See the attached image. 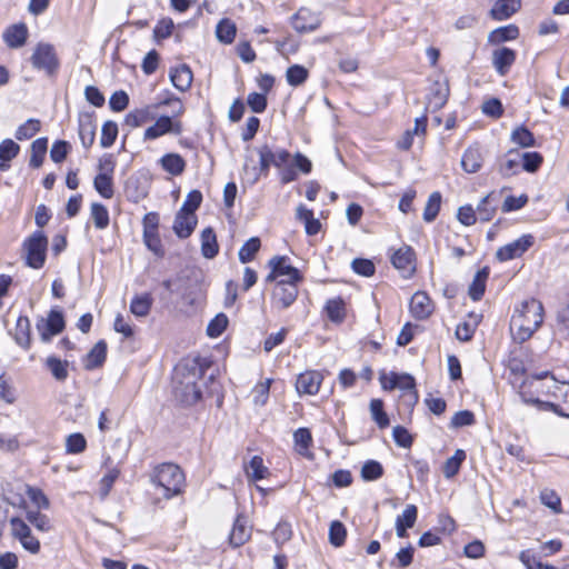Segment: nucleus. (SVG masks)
<instances>
[{"mask_svg": "<svg viewBox=\"0 0 569 569\" xmlns=\"http://www.w3.org/2000/svg\"><path fill=\"white\" fill-rule=\"evenodd\" d=\"M543 321V306L537 299H528L520 303L511 318L510 330L515 340H528Z\"/></svg>", "mask_w": 569, "mask_h": 569, "instance_id": "nucleus-2", "label": "nucleus"}, {"mask_svg": "<svg viewBox=\"0 0 569 569\" xmlns=\"http://www.w3.org/2000/svg\"><path fill=\"white\" fill-rule=\"evenodd\" d=\"M20 151V146L11 139H4L0 143V170L6 171L10 168L9 162L14 159Z\"/></svg>", "mask_w": 569, "mask_h": 569, "instance_id": "nucleus-35", "label": "nucleus"}, {"mask_svg": "<svg viewBox=\"0 0 569 569\" xmlns=\"http://www.w3.org/2000/svg\"><path fill=\"white\" fill-rule=\"evenodd\" d=\"M260 246H261V243H260L259 238H257V237L250 238L240 248V250L238 252L239 260L242 263H247V262L251 261L254 258L256 253L259 251Z\"/></svg>", "mask_w": 569, "mask_h": 569, "instance_id": "nucleus-53", "label": "nucleus"}, {"mask_svg": "<svg viewBox=\"0 0 569 569\" xmlns=\"http://www.w3.org/2000/svg\"><path fill=\"white\" fill-rule=\"evenodd\" d=\"M203 367L197 360L180 363L174 369L173 392L176 398L184 405H193L201 398L198 381L203 375Z\"/></svg>", "mask_w": 569, "mask_h": 569, "instance_id": "nucleus-1", "label": "nucleus"}, {"mask_svg": "<svg viewBox=\"0 0 569 569\" xmlns=\"http://www.w3.org/2000/svg\"><path fill=\"white\" fill-rule=\"evenodd\" d=\"M118 136V126L116 122L107 121L101 129L100 144L103 148L111 147Z\"/></svg>", "mask_w": 569, "mask_h": 569, "instance_id": "nucleus-60", "label": "nucleus"}, {"mask_svg": "<svg viewBox=\"0 0 569 569\" xmlns=\"http://www.w3.org/2000/svg\"><path fill=\"white\" fill-rule=\"evenodd\" d=\"M273 167L279 171L280 181L286 184L298 178L297 170L305 174L310 173L312 163L299 152L291 157L289 151L278 148L273 150Z\"/></svg>", "mask_w": 569, "mask_h": 569, "instance_id": "nucleus-4", "label": "nucleus"}, {"mask_svg": "<svg viewBox=\"0 0 569 569\" xmlns=\"http://www.w3.org/2000/svg\"><path fill=\"white\" fill-rule=\"evenodd\" d=\"M31 63L38 70H44L48 74H53L59 68V60L53 46L49 43H38L31 56Z\"/></svg>", "mask_w": 569, "mask_h": 569, "instance_id": "nucleus-8", "label": "nucleus"}, {"mask_svg": "<svg viewBox=\"0 0 569 569\" xmlns=\"http://www.w3.org/2000/svg\"><path fill=\"white\" fill-rule=\"evenodd\" d=\"M466 459V453L463 450L461 449H458L456 450V452L453 453V456H451L450 458H448L443 465V476L446 478H452L453 476H456L460 469V466L462 463V461Z\"/></svg>", "mask_w": 569, "mask_h": 569, "instance_id": "nucleus-49", "label": "nucleus"}, {"mask_svg": "<svg viewBox=\"0 0 569 569\" xmlns=\"http://www.w3.org/2000/svg\"><path fill=\"white\" fill-rule=\"evenodd\" d=\"M298 297L297 282L293 281H278L272 295V306L279 310L289 308Z\"/></svg>", "mask_w": 569, "mask_h": 569, "instance_id": "nucleus-10", "label": "nucleus"}, {"mask_svg": "<svg viewBox=\"0 0 569 569\" xmlns=\"http://www.w3.org/2000/svg\"><path fill=\"white\" fill-rule=\"evenodd\" d=\"M516 60L513 50L502 47L493 51L492 63L500 76H505Z\"/></svg>", "mask_w": 569, "mask_h": 569, "instance_id": "nucleus-24", "label": "nucleus"}, {"mask_svg": "<svg viewBox=\"0 0 569 569\" xmlns=\"http://www.w3.org/2000/svg\"><path fill=\"white\" fill-rule=\"evenodd\" d=\"M370 413L375 422L380 429L389 426L388 415L383 410V402L380 399H372L370 401Z\"/></svg>", "mask_w": 569, "mask_h": 569, "instance_id": "nucleus-52", "label": "nucleus"}, {"mask_svg": "<svg viewBox=\"0 0 569 569\" xmlns=\"http://www.w3.org/2000/svg\"><path fill=\"white\" fill-rule=\"evenodd\" d=\"M480 321H481V315L473 313V312L469 313L468 319L463 320L462 322H460L457 326L456 337L460 341H469L473 337L475 331H476L478 325L480 323Z\"/></svg>", "mask_w": 569, "mask_h": 569, "instance_id": "nucleus-31", "label": "nucleus"}, {"mask_svg": "<svg viewBox=\"0 0 569 569\" xmlns=\"http://www.w3.org/2000/svg\"><path fill=\"white\" fill-rule=\"evenodd\" d=\"M40 120L31 118L17 128L14 137L19 141L28 140L34 137L40 131Z\"/></svg>", "mask_w": 569, "mask_h": 569, "instance_id": "nucleus-45", "label": "nucleus"}, {"mask_svg": "<svg viewBox=\"0 0 569 569\" xmlns=\"http://www.w3.org/2000/svg\"><path fill=\"white\" fill-rule=\"evenodd\" d=\"M162 169L172 176H179L184 171L186 161L178 153H167L160 159Z\"/></svg>", "mask_w": 569, "mask_h": 569, "instance_id": "nucleus-37", "label": "nucleus"}, {"mask_svg": "<svg viewBox=\"0 0 569 569\" xmlns=\"http://www.w3.org/2000/svg\"><path fill=\"white\" fill-rule=\"evenodd\" d=\"M440 206H441V194L438 191L432 192L429 196L428 201L425 207V210H423V220L426 222H432L439 213Z\"/></svg>", "mask_w": 569, "mask_h": 569, "instance_id": "nucleus-51", "label": "nucleus"}, {"mask_svg": "<svg viewBox=\"0 0 569 569\" xmlns=\"http://www.w3.org/2000/svg\"><path fill=\"white\" fill-rule=\"evenodd\" d=\"M10 530L14 539L29 552L36 555L40 551V541L31 533L28 523L18 517L10 519Z\"/></svg>", "mask_w": 569, "mask_h": 569, "instance_id": "nucleus-9", "label": "nucleus"}, {"mask_svg": "<svg viewBox=\"0 0 569 569\" xmlns=\"http://www.w3.org/2000/svg\"><path fill=\"white\" fill-rule=\"evenodd\" d=\"M293 29L299 33L311 32L321 24L320 16L307 8H300L291 18Z\"/></svg>", "mask_w": 569, "mask_h": 569, "instance_id": "nucleus-14", "label": "nucleus"}, {"mask_svg": "<svg viewBox=\"0 0 569 569\" xmlns=\"http://www.w3.org/2000/svg\"><path fill=\"white\" fill-rule=\"evenodd\" d=\"M184 473L179 466L166 462L154 467L151 482L161 490L166 499L180 495L184 488Z\"/></svg>", "mask_w": 569, "mask_h": 569, "instance_id": "nucleus-3", "label": "nucleus"}, {"mask_svg": "<svg viewBox=\"0 0 569 569\" xmlns=\"http://www.w3.org/2000/svg\"><path fill=\"white\" fill-rule=\"evenodd\" d=\"M519 30L515 24H509L495 29L489 34V41L492 43H500L508 40H513L518 37Z\"/></svg>", "mask_w": 569, "mask_h": 569, "instance_id": "nucleus-46", "label": "nucleus"}, {"mask_svg": "<svg viewBox=\"0 0 569 569\" xmlns=\"http://www.w3.org/2000/svg\"><path fill=\"white\" fill-rule=\"evenodd\" d=\"M511 141L522 148L532 147L535 144L533 134L526 127H517L511 132Z\"/></svg>", "mask_w": 569, "mask_h": 569, "instance_id": "nucleus-56", "label": "nucleus"}, {"mask_svg": "<svg viewBox=\"0 0 569 569\" xmlns=\"http://www.w3.org/2000/svg\"><path fill=\"white\" fill-rule=\"evenodd\" d=\"M520 8V0H497L490 10L495 20L501 21L510 18Z\"/></svg>", "mask_w": 569, "mask_h": 569, "instance_id": "nucleus-29", "label": "nucleus"}, {"mask_svg": "<svg viewBox=\"0 0 569 569\" xmlns=\"http://www.w3.org/2000/svg\"><path fill=\"white\" fill-rule=\"evenodd\" d=\"M309 77V71L300 64H293L287 69L286 79L292 87L301 86Z\"/></svg>", "mask_w": 569, "mask_h": 569, "instance_id": "nucleus-50", "label": "nucleus"}, {"mask_svg": "<svg viewBox=\"0 0 569 569\" xmlns=\"http://www.w3.org/2000/svg\"><path fill=\"white\" fill-rule=\"evenodd\" d=\"M551 381L558 382L556 380V378L552 375H550L548 371H541L540 373L532 375V376L528 377L523 381L522 388L528 386L529 388L535 389V391L538 395H545V393H549L550 388H552V386H550ZM555 390H556V388L553 387V391Z\"/></svg>", "mask_w": 569, "mask_h": 569, "instance_id": "nucleus-20", "label": "nucleus"}, {"mask_svg": "<svg viewBox=\"0 0 569 569\" xmlns=\"http://www.w3.org/2000/svg\"><path fill=\"white\" fill-rule=\"evenodd\" d=\"M489 277V269L487 267L479 270L469 286V296L473 301L482 298L486 290V281Z\"/></svg>", "mask_w": 569, "mask_h": 569, "instance_id": "nucleus-38", "label": "nucleus"}, {"mask_svg": "<svg viewBox=\"0 0 569 569\" xmlns=\"http://www.w3.org/2000/svg\"><path fill=\"white\" fill-rule=\"evenodd\" d=\"M498 196L495 192H489L485 196L477 206V218L481 222L490 221L497 211Z\"/></svg>", "mask_w": 569, "mask_h": 569, "instance_id": "nucleus-26", "label": "nucleus"}, {"mask_svg": "<svg viewBox=\"0 0 569 569\" xmlns=\"http://www.w3.org/2000/svg\"><path fill=\"white\" fill-rule=\"evenodd\" d=\"M448 96L449 88L447 84L435 83L428 96V107L433 110H439L446 104Z\"/></svg>", "mask_w": 569, "mask_h": 569, "instance_id": "nucleus-39", "label": "nucleus"}, {"mask_svg": "<svg viewBox=\"0 0 569 569\" xmlns=\"http://www.w3.org/2000/svg\"><path fill=\"white\" fill-rule=\"evenodd\" d=\"M533 243L535 237L532 234H523L515 241L500 247L496 252V257L499 261L520 258Z\"/></svg>", "mask_w": 569, "mask_h": 569, "instance_id": "nucleus-12", "label": "nucleus"}, {"mask_svg": "<svg viewBox=\"0 0 569 569\" xmlns=\"http://www.w3.org/2000/svg\"><path fill=\"white\" fill-rule=\"evenodd\" d=\"M271 381H272L271 379H266L254 386V388L252 390L254 405L263 406L267 403Z\"/></svg>", "mask_w": 569, "mask_h": 569, "instance_id": "nucleus-62", "label": "nucleus"}, {"mask_svg": "<svg viewBox=\"0 0 569 569\" xmlns=\"http://www.w3.org/2000/svg\"><path fill=\"white\" fill-rule=\"evenodd\" d=\"M197 226L196 214H189L182 211H178L173 221V231L181 238L186 239L190 237Z\"/></svg>", "mask_w": 569, "mask_h": 569, "instance_id": "nucleus-22", "label": "nucleus"}, {"mask_svg": "<svg viewBox=\"0 0 569 569\" xmlns=\"http://www.w3.org/2000/svg\"><path fill=\"white\" fill-rule=\"evenodd\" d=\"M392 266L402 272L405 277H409L415 271V252L409 246H402L391 256Z\"/></svg>", "mask_w": 569, "mask_h": 569, "instance_id": "nucleus-16", "label": "nucleus"}, {"mask_svg": "<svg viewBox=\"0 0 569 569\" xmlns=\"http://www.w3.org/2000/svg\"><path fill=\"white\" fill-rule=\"evenodd\" d=\"M44 365L57 381L62 382L67 380L69 376V362L67 360H61L56 356H49L44 360Z\"/></svg>", "mask_w": 569, "mask_h": 569, "instance_id": "nucleus-34", "label": "nucleus"}, {"mask_svg": "<svg viewBox=\"0 0 569 569\" xmlns=\"http://www.w3.org/2000/svg\"><path fill=\"white\" fill-rule=\"evenodd\" d=\"M347 536L346 527L342 522L332 521L329 528V541L335 547H341L345 543Z\"/></svg>", "mask_w": 569, "mask_h": 569, "instance_id": "nucleus-59", "label": "nucleus"}, {"mask_svg": "<svg viewBox=\"0 0 569 569\" xmlns=\"http://www.w3.org/2000/svg\"><path fill=\"white\" fill-rule=\"evenodd\" d=\"M237 33L236 24L229 19L219 21L216 28V34L220 42L230 44L233 42Z\"/></svg>", "mask_w": 569, "mask_h": 569, "instance_id": "nucleus-41", "label": "nucleus"}, {"mask_svg": "<svg viewBox=\"0 0 569 569\" xmlns=\"http://www.w3.org/2000/svg\"><path fill=\"white\" fill-rule=\"evenodd\" d=\"M48 238L42 231H34L22 243L26 264L33 269L43 267L47 257Z\"/></svg>", "mask_w": 569, "mask_h": 569, "instance_id": "nucleus-5", "label": "nucleus"}, {"mask_svg": "<svg viewBox=\"0 0 569 569\" xmlns=\"http://www.w3.org/2000/svg\"><path fill=\"white\" fill-rule=\"evenodd\" d=\"M482 151L477 143L469 146L461 157V167L467 173L478 172L482 167Z\"/></svg>", "mask_w": 569, "mask_h": 569, "instance_id": "nucleus-19", "label": "nucleus"}, {"mask_svg": "<svg viewBox=\"0 0 569 569\" xmlns=\"http://www.w3.org/2000/svg\"><path fill=\"white\" fill-rule=\"evenodd\" d=\"M79 138L83 148H90L96 138V124L91 117L84 116L79 120Z\"/></svg>", "mask_w": 569, "mask_h": 569, "instance_id": "nucleus-36", "label": "nucleus"}, {"mask_svg": "<svg viewBox=\"0 0 569 569\" xmlns=\"http://www.w3.org/2000/svg\"><path fill=\"white\" fill-rule=\"evenodd\" d=\"M540 501L542 505L551 509L555 513H560L561 509V499L560 497L551 489H543L540 492Z\"/></svg>", "mask_w": 569, "mask_h": 569, "instance_id": "nucleus-61", "label": "nucleus"}, {"mask_svg": "<svg viewBox=\"0 0 569 569\" xmlns=\"http://www.w3.org/2000/svg\"><path fill=\"white\" fill-rule=\"evenodd\" d=\"M181 132L182 124L179 120H173L169 116H161L144 130L143 140H156L169 133L180 134Z\"/></svg>", "mask_w": 569, "mask_h": 569, "instance_id": "nucleus-11", "label": "nucleus"}, {"mask_svg": "<svg viewBox=\"0 0 569 569\" xmlns=\"http://www.w3.org/2000/svg\"><path fill=\"white\" fill-rule=\"evenodd\" d=\"M228 326V317L224 313H218L208 325L207 333L211 338L219 337Z\"/></svg>", "mask_w": 569, "mask_h": 569, "instance_id": "nucleus-63", "label": "nucleus"}, {"mask_svg": "<svg viewBox=\"0 0 569 569\" xmlns=\"http://www.w3.org/2000/svg\"><path fill=\"white\" fill-rule=\"evenodd\" d=\"M390 389L399 388L406 392L409 402H416L418 399L417 391L415 390V379L409 375H391Z\"/></svg>", "mask_w": 569, "mask_h": 569, "instance_id": "nucleus-27", "label": "nucleus"}, {"mask_svg": "<svg viewBox=\"0 0 569 569\" xmlns=\"http://www.w3.org/2000/svg\"><path fill=\"white\" fill-rule=\"evenodd\" d=\"M120 470L118 468H111L99 482V497L101 500L106 499L109 495L114 481L118 479Z\"/></svg>", "mask_w": 569, "mask_h": 569, "instance_id": "nucleus-55", "label": "nucleus"}, {"mask_svg": "<svg viewBox=\"0 0 569 569\" xmlns=\"http://www.w3.org/2000/svg\"><path fill=\"white\" fill-rule=\"evenodd\" d=\"M246 472L249 479L260 480L266 477L268 469L264 467L262 458L254 456L251 458L249 466L246 468Z\"/></svg>", "mask_w": 569, "mask_h": 569, "instance_id": "nucleus-54", "label": "nucleus"}, {"mask_svg": "<svg viewBox=\"0 0 569 569\" xmlns=\"http://www.w3.org/2000/svg\"><path fill=\"white\" fill-rule=\"evenodd\" d=\"M87 440L82 433H71L66 439V451L68 453L77 455L86 450Z\"/></svg>", "mask_w": 569, "mask_h": 569, "instance_id": "nucleus-57", "label": "nucleus"}, {"mask_svg": "<svg viewBox=\"0 0 569 569\" xmlns=\"http://www.w3.org/2000/svg\"><path fill=\"white\" fill-rule=\"evenodd\" d=\"M520 163V152L517 150H509L499 159L498 171L503 177L513 176L519 171Z\"/></svg>", "mask_w": 569, "mask_h": 569, "instance_id": "nucleus-30", "label": "nucleus"}, {"mask_svg": "<svg viewBox=\"0 0 569 569\" xmlns=\"http://www.w3.org/2000/svg\"><path fill=\"white\" fill-rule=\"evenodd\" d=\"M64 328V319L60 311L51 310L47 319H41L37 323L41 340L48 342L53 336L59 335Z\"/></svg>", "mask_w": 569, "mask_h": 569, "instance_id": "nucleus-13", "label": "nucleus"}, {"mask_svg": "<svg viewBox=\"0 0 569 569\" xmlns=\"http://www.w3.org/2000/svg\"><path fill=\"white\" fill-rule=\"evenodd\" d=\"M258 153L259 167L249 166L247 160L242 168V180L250 186L254 184L261 174L267 176L270 167L273 166V150L269 146L260 147Z\"/></svg>", "mask_w": 569, "mask_h": 569, "instance_id": "nucleus-7", "label": "nucleus"}, {"mask_svg": "<svg viewBox=\"0 0 569 569\" xmlns=\"http://www.w3.org/2000/svg\"><path fill=\"white\" fill-rule=\"evenodd\" d=\"M269 266L279 277H288L287 281L299 282L301 280L299 270L288 263L287 257H273L269 261Z\"/></svg>", "mask_w": 569, "mask_h": 569, "instance_id": "nucleus-25", "label": "nucleus"}, {"mask_svg": "<svg viewBox=\"0 0 569 569\" xmlns=\"http://www.w3.org/2000/svg\"><path fill=\"white\" fill-rule=\"evenodd\" d=\"M41 509H27L26 518L38 530L47 532L51 530V521L48 516L40 512Z\"/></svg>", "mask_w": 569, "mask_h": 569, "instance_id": "nucleus-47", "label": "nucleus"}, {"mask_svg": "<svg viewBox=\"0 0 569 569\" xmlns=\"http://www.w3.org/2000/svg\"><path fill=\"white\" fill-rule=\"evenodd\" d=\"M250 537L251 527L248 526L247 519L242 516H238L229 536L230 545L233 547H240L244 545Z\"/></svg>", "mask_w": 569, "mask_h": 569, "instance_id": "nucleus-23", "label": "nucleus"}, {"mask_svg": "<svg viewBox=\"0 0 569 569\" xmlns=\"http://www.w3.org/2000/svg\"><path fill=\"white\" fill-rule=\"evenodd\" d=\"M323 381V376L317 370H307L300 373L296 381V389L299 395H317Z\"/></svg>", "mask_w": 569, "mask_h": 569, "instance_id": "nucleus-15", "label": "nucleus"}, {"mask_svg": "<svg viewBox=\"0 0 569 569\" xmlns=\"http://www.w3.org/2000/svg\"><path fill=\"white\" fill-rule=\"evenodd\" d=\"M192 71L187 64H181L170 71V80L179 91H186L192 83Z\"/></svg>", "mask_w": 569, "mask_h": 569, "instance_id": "nucleus-28", "label": "nucleus"}, {"mask_svg": "<svg viewBox=\"0 0 569 569\" xmlns=\"http://www.w3.org/2000/svg\"><path fill=\"white\" fill-rule=\"evenodd\" d=\"M550 386L556 388L555 400L546 402L552 407L555 412L569 418V383L551 381Z\"/></svg>", "mask_w": 569, "mask_h": 569, "instance_id": "nucleus-17", "label": "nucleus"}, {"mask_svg": "<svg viewBox=\"0 0 569 569\" xmlns=\"http://www.w3.org/2000/svg\"><path fill=\"white\" fill-rule=\"evenodd\" d=\"M172 102L178 103V109L174 112V116L176 117L181 116L184 112V108H183L180 99L176 98V97H170V98H167V99L162 100L161 102H159L156 106H144L142 108L134 109V110L130 111L126 116L124 122H126L127 126L132 127V128L140 127L143 123H146V122H148V121H150V120H152L154 118V110L159 106H167V104H170Z\"/></svg>", "mask_w": 569, "mask_h": 569, "instance_id": "nucleus-6", "label": "nucleus"}, {"mask_svg": "<svg viewBox=\"0 0 569 569\" xmlns=\"http://www.w3.org/2000/svg\"><path fill=\"white\" fill-rule=\"evenodd\" d=\"M219 247L217 237L212 228H206L201 232V253L207 259H212L218 254Z\"/></svg>", "mask_w": 569, "mask_h": 569, "instance_id": "nucleus-33", "label": "nucleus"}, {"mask_svg": "<svg viewBox=\"0 0 569 569\" xmlns=\"http://www.w3.org/2000/svg\"><path fill=\"white\" fill-rule=\"evenodd\" d=\"M96 191L104 199H111L114 194L113 179L104 173H98L93 179Z\"/></svg>", "mask_w": 569, "mask_h": 569, "instance_id": "nucleus-43", "label": "nucleus"}, {"mask_svg": "<svg viewBox=\"0 0 569 569\" xmlns=\"http://www.w3.org/2000/svg\"><path fill=\"white\" fill-rule=\"evenodd\" d=\"M433 310L432 302L426 292H416L410 301V311L417 319L428 318Z\"/></svg>", "mask_w": 569, "mask_h": 569, "instance_id": "nucleus-21", "label": "nucleus"}, {"mask_svg": "<svg viewBox=\"0 0 569 569\" xmlns=\"http://www.w3.org/2000/svg\"><path fill=\"white\" fill-rule=\"evenodd\" d=\"M48 149L47 138H38L31 144V157L29 166L39 168L42 166Z\"/></svg>", "mask_w": 569, "mask_h": 569, "instance_id": "nucleus-40", "label": "nucleus"}, {"mask_svg": "<svg viewBox=\"0 0 569 569\" xmlns=\"http://www.w3.org/2000/svg\"><path fill=\"white\" fill-rule=\"evenodd\" d=\"M90 214L97 229L103 230L109 226V211L102 203L93 202L90 208Z\"/></svg>", "mask_w": 569, "mask_h": 569, "instance_id": "nucleus-44", "label": "nucleus"}, {"mask_svg": "<svg viewBox=\"0 0 569 569\" xmlns=\"http://www.w3.org/2000/svg\"><path fill=\"white\" fill-rule=\"evenodd\" d=\"M28 27L23 22L9 26L2 33L4 43L11 48L17 49L26 44L28 39Z\"/></svg>", "mask_w": 569, "mask_h": 569, "instance_id": "nucleus-18", "label": "nucleus"}, {"mask_svg": "<svg viewBox=\"0 0 569 569\" xmlns=\"http://www.w3.org/2000/svg\"><path fill=\"white\" fill-rule=\"evenodd\" d=\"M151 306L152 299L150 295L136 296L130 303V311L136 317H146L150 312Z\"/></svg>", "mask_w": 569, "mask_h": 569, "instance_id": "nucleus-48", "label": "nucleus"}, {"mask_svg": "<svg viewBox=\"0 0 569 569\" xmlns=\"http://www.w3.org/2000/svg\"><path fill=\"white\" fill-rule=\"evenodd\" d=\"M107 356V343L101 340L97 342L87 356L86 368L93 369L100 367Z\"/></svg>", "mask_w": 569, "mask_h": 569, "instance_id": "nucleus-42", "label": "nucleus"}, {"mask_svg": "<svg viewBox=\"0 0 569 569\" xmlns=\"http://www.w3.org/2000/svg\"><path fill=\"white\" fill-rule=\"evenodd\" d=\"M520 161L523 170L535 172L542 163V156L538 152H523L520 153Z\"/></svg>", "mask_w": 569, "mask_h": 569, "instance_id": "nucleus-64", "label": "nucleus"}, {"mask_svg": "<svg viewBox=\"0 0 569 569\" xmlns=\"http://www.w3.org/2000/svg\"><path fill=\"white\" fill-rule=\"evenodd\" d=\"M383 475V468L380 462L376 460H368L361 468V477L366 481H373Z\"/></svg>", "mask_w": 569, "mask_h": 569, "instance_id": "nucleus-58", "label": "nucleus"}, {"mask_svg": "<svg viewBox=\"0 0 569 569\" xmlns=\"http://www.w3.org/2000/svg\"><path fill=\"white\" fill-rule=\"evenodd\" d=\"M13 338L23 349H29L31 343L30 320L28 317L20 316L17 320Z\"/></svg>", "mask_w": 569, "mask_h": 569, "instance_id": "nucleus-32", "label": "nucleus"}]
</instances>
